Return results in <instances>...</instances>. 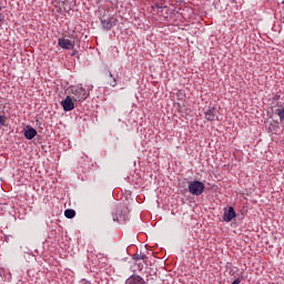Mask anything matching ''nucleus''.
Segmentation results:
<instances>
[{
    "instance_id": "f257e3e1",
    "label": "nucleus",
    "mask_w": 284,
    "mask_h": 284,
    "mask_svg": "<svg viewBox=\"0 0 284 284\" xmlns=\"http://www.w3.org/2000/svg\"><path fill=\"white\" fill-rule=\"evenodd\" d=\"M70 97L77 103H83V101L90 97V90H85L83 87H71Z\"/></svg>"
},
{
    "instance_id": "f03ea898",
    "label": "nucleus",
    "mask_w": 284,
    "mask_h": 284,
    "mask_svg": "<svg viewBox=\"0 0 284 284\" xmlns=\"http://www.w3.org/2000/svg\"><path fill=\"white\" fill-rule=\"evenodd\" d=\"M189 192L193 196H201L205 192V184L201 181H193L189 183Z\"/></svg>"
},
{
    "instance_id": "7ed1b4c3",
    "label": "nucleus",
    "mask_w": 284,
    "mask_h": 284,
    "mask_svg": "<svg viewBox=\"0 0 284 284\" xmlns=\"http://www.w3.org/2000/svg\"><path fill=\"white\" fill-rule=\"evenodd\" d=\"M61 105L64 112H71V110H74V99L67 95V98L61 101Z\"/></svg>"
},
{
    "instance_id": "20e7f679",
    "label": "nucleus",
    "mask_w": 284,
    "mask_h": 284,
    "mask_svg": "<svg viewBox=\"0 0 284 284\" xmlns=\"http://www.w3.org/2000/svg\"><path fill=\"white\" fill-rule=\"evenodd\" d=\"M58 45L63 50H74V43H72L69 39L60 38L58 40Z\"/></svg>"
},
{
    "instance_id": "39448f33",
    "label": "nucleus",
    "mask_w": 284,
    "mask_h": 284,
    "mask_svg": "<svg viewBox=\"0 0 284 284\" xmlns=\"http://www.w3.org/2000/svg\"><path fill=\"white\" fill-rule=\"evenodd\" d=\"M152 8L153 12H156L160 17L168 19V6L154 4Z\"/></svg>"
},
{
    "instance_id": "423d86ee",
    "label": "nucleus",
    "mask_w": 284,
    "mask_h": 284,
    "mask_svg": "<svg viewBox=\"0 0 284 284\" xmlns=\"http://www.w3.org/2000/svg\"><path fill=\"white\" fill-rule=\"evenodd\" d=\"M233 219H236V212L234 207L230 206L227 211H224L223 221L230 223Z\"/></svg>"
},
{
    "instance_id": "0eeeda50",
    "label": "nucleus",
    "mask_w": 284,
    "mask_h": 284,
    "mask_svg": "<svg viewBox=\"0 0 284 284\" xmlns=\"http://www.w3.org/2000/svg\"><path fill=\"white\" fill-rule=\"evenodd\" d=\"M204 119L211 122L219 119V116H216V111L214 110V108H210L204 112Z\"/></svg>"
},
{
    "instance_id": "6e6552de",
    "label": "nucleus",
    "mask_w": 284,
    "mask_h": 284,
    "mask_svg": "<svg viewBox=\"0 0 284 284\" xmlns=\"http://www.w3.org/2000/svg\"><path fill=\"white\" fill-rule=\"evenodd\" d=\"M125 284H145V281L139 275H132L126 280Z\"/></svg>"
},
{
    "instance_id": "1a4fd4ad",
    "label": "nucleus",
    "mask_w": 284,
    "mask_h": 284,
    "mask_svg": "<svg viewBox=\"0 0 284 284\" xmlns=\"http://www.w3.org/2000/svg\"><path fill=\"white\" fill-rule=\"evenodd\" d=\"M24 136L28 139V141H32L37 136V131L34 128L28 129L24 131Z\"/></svg>"
},
{
    "instance_id": "9d476101",
    "label": "nucleus",
    "mask_w": 284,
    "mask_h": 284,
    "mask_svg": "<svg viewBox=\"0 0 284 284\" xmlns=\"http://www.w3.org/2000/svg\"><path fill=\"white\" fill-rule=\"evenodd\" d=\"M116 221H119L120 223L123 221H126L128 219V214L125 213V210H118L116 215H115Z\"/></svg>"
},
{
    "instance_id": "9b49d317",
    "label": "nucleus",
    "mask_w": 284,
    "mask_h": 284,
    "mask_svg": "<svg viewBox=\"0 0 284 284\" xmlns=\"http://www.w3.org/2000/svg\"><path fill=\"white\" fill-rule=\"evenodd\" d=\"M101 26H102L103 30H112V21L110 19L102 20Z\"/></svg>"
},
{
    "instance_id": "f8f14e48",
    "label": "nucleus",
    "mask_w": 284,
    "mask_h": 284,
    "mask_svg": "<svg viewBox=\"0 0 284 284\" xmlns=\"http://www.w3.org/2000/svg\"><path fill=\"white\" fill-rule=\"evenodd\" d=\"M64 216L67 219H74V216H77V212L72 209H68L64 211Z\"/></svg>"
},
{
    "instance_id": "ddd939ff",
    "label": "nucleus",
    "mask_w": 284,
    "mask_h": 284,
    "mask_svg": "<svg viewBox=\"0 0 284 284\" xmlns=\"http://www.w3.org/2000/svg\"><path fill=\"white\" fill-rule=\"evenodd\" d=\"M109 77L113 79L112 82H110L111 88H116V78L112 75V72H109Z\"/></svg>"
},
{
    "instance_id": "4468645a",
    "label": "nucleus",
    "mask_w": 284,
    "mask_h": 284,
    "mask_svg": "<svg viewBox=\"0 0 284 284\" xmlns=\"http://www.w3.org/2000/svg\"><path fill=\"white\" fill-rule=\"evenodd\" d=\"M144 258H145V255H141V254H134L133 255L134 261H143Z\"/></svg>"
},
{
    "instance_id": "2eb2a0df",
    "label": "nucleus",
    "mask_w": 284,
    "mask_h": 284,
    "mask_svg": "<svg viewBox=\"0 0 284 284\" xmlns=\"http://www.w3.org/2000/svg\"><path fill=\"white\" fill-rule=\"evenodd\" d=\"M277 115L280 116L281 121H284V108L277 110Z\"/></svg>"
},
{
    "instance_id": "dca6fc26",
    "label": "nucleus",
    "mask_w": 284,
    "mask_h": 284,
    "mask_svg": "<svg viewBox=\"0 0 284 284\" xmlns=\"http://www.w3.org/2000/svg\"><path fill=\"white\" fill-rule=\"evenodd\" d=\"M0 125H6V116L0 115Z\"/></svg>"
},
{
    "instance_id": "f3484780",
    "label": "nucleus",
    "mask_w": 284,
    "mask_h": 284,
    "mask_svg": "<svg viewBox=\"0 0 284 284\" xmlns=\"http://www.w3.org/2000/svg\"><path fill=\"white\" fill-rule=\"evenodd\" d=\"M232 284H241V278H236L232 282Z\"/></svg>"
},
{
    "instance_id": "a211bd4d",
    "label": "nucleus",
    "mask_w": 284,
    "mask_h": 284,
    "mask_svg": "<svg viewBox=\"0 0 284 284\" xmlns=\"http://www.w3.org/2000/svg\"><path fill=\"white\" fill-rule=\"evenodd\" d=\"M74 54H77V51H73V52L71 53V57H74Z\"/></svg>"
},
{
    "instance_id": "6ab92c4d",
    "label": "nucleus",
    "mask_w": 284,
    "mask_h": 284,
    "mask_svg": "<svg viewBox=\"0 0 284 284\" xmlns=\"http://www.w3.org/2000/svg\"><path fill=\"white\" fill-rule=\"evenodd\" d=\"M0 10H1V7H0Z\"/></svg>"
}]
</instances>
